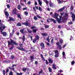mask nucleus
Returning <instances> with one entry per match:
<instances>
[{
  "mask_svg": "<svg viewBox=\"0 0 75 75\" xmlns=\"http://www.w3.org/2000/svg\"><path fill=\"white\" fill-rule=\"evenodd\" d=\"M10 40L11 41L9 40L8 41V46H9V45H10V44H11L12 45V46H11V48L9 49L10 50H11L13 49V48H14V45L13 44L15 45H18V44L16 43V42L14 41L11 39Z\"/></svg>",
  "mask_w": 75,
  "mask_h": 75,
  "instance_id": "nucleus-1",
  "label": "nucleus"
},
{
  "mask_svg": "<svg viewBox=\"0 0 75 75\" xmlns=\"http://www.w3.org/2000/svg\"><path fill=\"white\" fill-rule=\"evenodd\" d=\"M17 48L18 49V50H20V51H24V52H28V51L25 50L24 49V48H23V47L21 48L20 47H17Z\"/></svg>",
  "mask_w": 75,
  "mask_h": 75,
  "instance_id": "nucleus-2",
  "label": "nucleus"
},
{
  "mask_svg": "<svg viewBox=\"0 0 75 75\" xmlns=\"http://www.w3.org/2000/svg\"><path fill=\"white\" fill-rule=\"evenodd\" d=\"M22 24L23 25H26V26H29V25H30V24L29 23H28V21H26L25 22L22 23Z\"/></svg>",
  "mask_w": 75,
  "mask_h": 75,
  "instance_id": "nucleus-3",
  "label": "nucleus"
},
{
  "mask_svg": "<svg viewBox=\"0 0 75 75\" xmlns=\"http://www.w3.org/2000/svg\"><path fill=\"white\" fill-rule=\"evenodd\" d=\"M40 46H41V49L42 50V49H44L45 48V46H44V43L43 42H41L40 44Z\"/></svg>",
  "mask_w": 75,
  "mask_h": 75,
  "instance_id": "nucleus-4",
  "label": "nucleus"
},
{
  "mask_svg": "<svg viewBox=\"0 0 75 75\" xmlns=\"http://www.w3.org/2000/svg\"><path fill=\"white\" fill-rule=\"evenodd\" d=\"M9 19L7 21L8 22L9 21H10V22H11V21H15L14 19L13 18V17H9Z\"/></svg>",
  "mask_w": 75,
  "mask_h": 75,
  "instance_id": "nucleus-5",
  "label": "nucleus"
},
{
  "mask_svg": "<svg viewBox=\"0 0 75 75\" xmlns=\"http://www.w3.org/2000/svg\"><path fill=\"white\" fill-rule=\"evenodd\" d=\"M65 8V7L64 6L62 8L59 9V10H58V12H61V11H62Z\"/></svg>",
  "mask_w": 75,
  "mask_h": 75,
  "instance_id": "nucleus-6",
  "label": "nucleus"
},
{
  "mask_svg": "<svg viewBox=\"0 0 75 75\" xmlns=\"http://www.w3.org/2000/svg\"><path fill=\"white\" fill-rule=\"evenodd\" d=\"M14 32H15V30L13 29L12 30V32L10 33V37H12V36H13V34H14Z\"/></svg>",
  "mask_w": 75,
  "mask_h": 75,
  "instance_id": "nucleus-7",
  "label": "nucleus"
},
{
  "mask_svg": "<svg viewBox=\"0 0 75 75\" xmlns=\"http://www.w3.org/2000/svg\"><path fill=\"white\" fill-rule=\"evenodd\" d=\"M56 20H57L58 23H62V22L61 21V20L60 19L58 18H56Z\"/></svg>",
  "mask_w": 75,
  "mask_h": 75,
  "instance_id": "nucleus-8",
  "label": "nucleus"
},
{
  "mask_svg": "<svg viewBox=\"0 0 75 75\" xmlns=\"http://www.w3.org/2000/svg\"><path fill=\"white\" fill-rule=\"evenodd\" d=\"M12 13L14 14H17V12L16 11V8H14L13 10L12 11Z\"/></svg>",
  "mask_w": 75,
  "mask_h": 75,
  "instance_id": "nucleus-9",
  "label": "nucleus"
},
{
  "mask_svg": "<svg viewBox=\"0 0 75 75\" xmlns=\"http://www.w3.org/2000/svg\"><path fill=\"white\" fill-rule=\"evenodd\" d=\"M58 16H59V14H58L57 13H55L53 17L54 18H58Z\"/></svg>",
  "mask_w": 75,
  "mask_h": 75,
  "instance_id": "nucleus-10",
  "label": "nucleus"
},
{
  "mask_svg": "<svg viewBox=\"0 0 75 75\" xmlns=\"http://www.w3.org/2000/svg\"><path fill=\"white\" fill-rule=\"evenodd\" d=\"M7 33L5 32H4L2 33H1V34H2L3 36L4 37H6V35H7Z\"/></svg>",
  "mask_w": 75,
  "mask_h": 75,
  "instance_id": "nucleus-11",
  "label": "nucleus"
},
{
  "mask_svg": "<svg viewBox=\"0 0 75 75\" xmlns=\"http://www.w3.org/2000/svg\"><path fill=\"white\" fill-rule=\"evenodd\" d=\"M48 61H49V63H50V64H52L53 63V60L51 59V58L48 59Z\"/></svg>",
  "mask_w": 75,
  "mask_h": 75,
  "instance_id": "nucleus-12",
  "label": "nucleus"
},
{
  "mask_svg": "<svg viewBox=\"0 0 75 75\" xmlns=\"http://www.w3.org/2000/svg\"><path fill=\"white\" fill-rule=\"evenodd\" d=\"M72 21L74 22V21H75V16L74 15V14H73L72 15Z\"/></svg>",
  "mask_w": 75,
  "mask_h": 75,
  "instance_id": "nucleus-13",
  "label": "nucleus"
},
{
  "mask_svg": "<svg viewBox=\"0 0 75 75\" xmlns=\"http://www.w3.org/2000/svg\"><path fill=\"white\" fill-rule=\"evenodd\" d=\"M66 18H64L62 19V23H65L66 22Z\"/></svg>",
  "mask_w": 75,
  "mask_h": 75,
  "instance_id": "nucleus-14",
  "label": "nucleus"
},
{
  "mask_svg": "<svg viewBox=\"0 0 75 75\" xmlns=\"http://www.w3.org/2000/svg\"><path fill=\"white\" fill-rule=\"evenodd\" d=\"M49 20H50L51 21H53V22L54 23V24H55V23H57V22H56L55 20L54 19L51 18V19H50Z\"/></svg>",
  "mask_w": 75,
  "mask_h": 75,
  "instance_id": "nucleus-15",
  "label": "nucleus"
},
{
  "mask_svg": "<svg viewBox=\"0 0 75 75\" xmlns=\"http://www.w3.org/2000/svg\"><path fill=\"white\" fill-rule=\"evenodd\" d=\"M27 69H28V70L29 69L27 68H23L22 69V71H23V72H26V71L27 70Z\"/></svg>",
  "mask_w": 75,
  "mask_h": 75,
  "instance_id": "nucleus-16",
  "label": "nucleus"
},
{
  "mask_svg": "<svg viewBox=\"0 0 75 75\" xmlns=\"http://www.w3.org/2000/svg\"><path fill=\"white\" fill-rule=\"evenodd\" d=\"M5 16H6V18H8V16H9V14L8 13V12L6 11L5 12Z\"/></svg>",
  "mask_w": 75,
  "mask_h": 75,
  "instance_id": "nucleus-17",
  "label": "nucleus"
},
{
  "mask_svg": "<svg viewBox=\"0 0 75 75\" xmlns=\"http://www.w3.org/2000/svg\"><path fill=\"white\" fill-rule=\"evenodd\" d=\"M16 26H18L19 27H21V24L20 22H18V23H17L16 25Z\"/></svg>",
  "mask_w": 75,
  "mask_h": 75,
  "instance_id": "nucleus-18",
  "label": "nucleus"
},
{
  "mask_svg": "<svg viewBox=\"0 0 75 75\" xmlns=\"http://www.w3.org/2000/svg\"><path fill=\"white\" fill-rule=\"evenodd\" d=\"M41 35H42V36H47V35H48V34L47 33H41Z\"/></svg>",
  "mask_w": 75,
  "mask_h": 75,
  "instance_id": "nucleus-19",
  "label": "nucleus"
},
{
  "mask_svg": "<svg viewBox=\"0 0 75 75\" xmlns=\"http://www.w3.org/2000/svg\"><path fill=\"white\" fill-rule=\"evenodd\" d=\"M50 6V7H54V4L51 3L49 4Z\"/></svg>",
  "mask_w": 75,
  "mask_h": 75,
  "instance_id": "nucleus-20",
  "label": "nucleus"
},
{
  "mask_svg": "<svg viewBox=\"0 0 75 75\" xmlns=\"http://www.w3.org/2000/svg\"><path fill=\"white\" fill-rule=\"evenodd\" d=\"M57 48L59 49V50H62V46L60 45H59L57 46Z\"/></svg>",
  "mask_w": 75,
  "mask_h": 75,
  "instance_id": "nucleus-21",
  "label": "nucleus"
},
{
  "mask_svg": "<svg viewBox=\"0 0 75 75\" xmlns=\"http://www.w3.org/2000/svg\"><path fill=\"white\" fill-rule=\"evenodd\" d=\"M50 25H47L46 24L44 25V27L45 28V29H47V28H49Z\"/></svg>",
  "mask_w": 75,
  "mask_h": 75,
  "instance_id": "nucleus-22",
  "label": "nucleus"
},
{
  "mask_svg": "<svg viewBox=\"0 0 75 75\" xmlns=\"http://www.w3.org/2000/svg\"><path fill=\"white\" fill-rule=\"evenodd\" d=\"M57 1H58V4H61V3H63V1H61L60 0H57Z\"/></svg>",
  "mask_w": 75,
  "mask_h": 75,
  "instance_id": "nucleus-23",
  "label": "nucleus"
},
{
  "mask_svg": "<svg viewBox=\"0 0 75 75\" xmlns=\"http://www.w3.org/2000/svg\"><path fill=\"white\" fill-rule=\"evenodd\" d=\"M17 17L18 18H20V19H21V20L22 19V18H21V15L20 14H18L17 15Z\"/></svg>",
  "mask_w": 75,
  "mask_h": 75,
  "instance_id": "nucleus-24",
  "label": "nucleus"
},
{
  "mask_svg": "<svg viewBox=\"0 0 75 75\" xmlns=\"http://www.w3.org/2000/svg\"><path fill=\"white\" fill-rule=\"evenodd\" d=\"M52 66L53 67L52 68H53L54 69H57V68L55 67V64H53Z\"/></svg>",
  "mask_w": 75,
  "mask_h": 75,
  "instance_id": "nucleus-25",
  "label": "nucleus"
},
{
  "mask_svg": "<svg viewBox=\"0 0 75 75\" xmlns=\"http://www.w3.org/2000/svg\"><path fill=\"white\" fill-rule=\"evenodd\" d=\"M21 6L19 4L17 8L19 10H21Z\"/></svg>",
  "mask_w": 75,
  "mask_h": 75,
  "instance_id": "nucleus-26",
  "label": "nucleus"
},
{
  "mask_svg": "<svg viewBox=\"0 0 75 75\" xmlns=\"http://www.w3.org/2000/svg\"><path fill=\"white\" fill-rule=\"evenodd\" d=\"M30 59L31 61V62H33V59H34V57L33 56H30Z\"/></svg>",
  "mask_w": 75,
  "mask_h": 75,
  "instance_id": "nucleus-27",
  "label": "nucleus"
},
{
  "mask_svg": "<svg viewBox=\"0 0 75 75\" xmlns=\"http://www.w3.org/2000/svg\"><path fill=\"white\" fill-rule=\"evenodd\" d=\"M38 1L39 5H40V6H41L42 5V2H41L40 0H38Z\"/></svg>",
  "mask_w": 75,
  "mask_h": 75,
  "instance_id": "nucleus-28",
  "label": "nucleus"
},
{
  "mask_svg": "<svg viewBox=\"0 0 75 75\" xmlns=\"http://www.w3.org/2000/svg\"><path fill=\"white\" fill-rule=\"evenodd\" d=\"M24 29L23 28L22 29L20 30V32H21L22 34H24Z\"/></svg>",
  "mask_w": 75,
  "mask_h": 75,
  "instance_id": "nucleus-29",
  "label": "nucleus"
},
{
  "mask_svg": "<svg viewBox=\"0 0 75 75\" xmlns=\"http://www.w3.org/2000/svg\"><path fill=\"white\" fill-rule=\"evenodd\" d=\"M68 13H65L64 14V17L66 18H68Z\"/></svg>",
  "mask_w": 75,
  "mask_h": 75,
  "instance_id": "nucleus-30",
  "label": "nucleus"
},
{
  "mask_svg": "<svg viewBox=\"0 0 75 75\" xmlns=\"http://www.w3.org/2000/svg\"><path fill=\"white\" fill-rule=\"evenodd\" d=\"M35 38L36 39V40H39V39H40V37L38 35H36V38Z\"/></svg>",
  "mask_w": 75,
  "mask_h": 75,
  "instance_id": "nucleus-31",
  "label": "nucleus"
},
{
  "mask_svg": "<svg viewBox=\"0 0 75 75\" xmlns=\"http://www.w3.org/2000/svg\"><path fill=\"white\" fill-rule=\"evenodd\" d=\"M8 68L9 69H10V70H13V71H14L15 69L14 68H11L10 67H8Z\"/></svg>",
  "mask_w": 75,
  "mask_h": 75,
  "instance_id": "nucleus-32",
  "label": "nucleus"
},
{
  "mask_svg": "<svg viewBox=\"0 0 75 75\" xmlns=\"http://www.w3.org/2000/svg\"><path fill=\"white\" fill-rule=\"evenodd\" d=\"M47 40L48 42L50 43V35H48V37L47 38Z\"/></svg>",
  "mask_w": 75,
  "mask_h": 75,
  "instance_id": "nucleus-33",
  "label": "nucleus"
},
{
  "mask_svg": "<svg viewBox=\"0 0 75 75\" xmlns=\"http://www.w3.org/2000/svg\"><path fill=\"white\" fill-rule=\"evenodd\" d=\"M32 31L33 33H35L37 32V29H33L32 30Z\"/></svg>",
  "mask_w": 75,
  "mask_h": 75,
  "instance_id": "nucleus-34",
  "label": "nucleus"
},
{
  "mask_svg": "<svg viewBox=\"0 0 75 75\" xmlns=\"http://www.w3.org/2000/svg\"><path fill=\"white\" fill-rule=\"evenodd\" d=\"M37 39L35 38L33 40V43H35V42H37Z\"/></svg>",
  "mask_w": 75,
  "mask_h": 75,
  "instance_id": "nucleus-35",
  "label": "nucleus"
},
{
  "mask_svg": "<svg viewBox=\"0 0 75 75\" xmlns=\"http://www.w3.org/2000/svg\"><path fill=\"white\" fill-rule=\"evenodd\" d=\"M48 69L50 72H52V69H51L50 67H49Z\"/></svg>",
  "mask_w": 75,
  "mask_h": 75,
  "instance_id": "nucleus-36",
  "label": "nucleus"
},
{
  "mask_svg": "<svg viewBox=\"0 0 75 75\" xmlns=\"http://www.w3.org/2000/svg\"><path fill=\"white\" fill-rule=\"evenodd\" d=\"M9 75H13V72H12V71H10L9 73Z\"/></svg>",
  "mask_w": 75,
  "mask_h": 75,
  "instance_id": "nucleus-37",
  "label": "nucleus"
},
{
  "mask_svg": "<svg viewBox=\"0 0 75 75\" xmlns=\"http://www.w3.org/2000/svg\"><path fill=\"white\" fill-rule=\"evenodd\" d=\"M23 73L20 72V73H16V75H23Z\"/></svg>",
  "mask_w": 75,
  "mask_h": 75,
  "instance_id": "nucleus-38",
  "label": "nucleus"
},
{
  "mask_svg": "<svg viewBox=\"0 0 75 75\" xmlns=\"http://www.w3.org/2000/svg\"><path fill=\"white\" fill-rule=\"evenodd\" d=\"M74 6H71V7L70 8V9L71 10V11H72V10H74Z\"/></svg>",
  "mask_w": 75,
  "mask_h": 75,
  "instance_id": "nucleus-39",
  "label": "nucleus"
},
{
  "mask_svg": "<svg viewBox=\"0 0 75 75\" xmlns=\"http://www.w3.org/2000/svg\"><path fill=\"white\" fill-rule=\"evenodd\" d=\"M55 58H58L59 57V55H58V53H57V54H55Z\"/></svg>",
  "mask_w": 75,
  "mask_h": 75,
  "instance_id": "nucleus-40",
  "label": "nucleus"
},
{
  "mask_svg": "<svg viewBox=\"0 0 75 75\" xmlns=\"http://www.w3.org/2000/svg\"><path fill=\"white\" fill-rule=\"evenodd\" d=\"M22 40L23 41H25V35H24L23 36V37L22 38Z\"/></svg>",
  "mask_w": 75,
  "mask_h": 75,
  "instance_id": "nucleus-41",
  "label": "nucleus"
},
{
  "mask_svg": "<svg viewBox=\"0 0 75 75\" xmlns=\"http://www.w3.org/2000/svg\"><path fill=\"white\" fill-rule=\"evenodd\" d=\"M36 16L38 18H39L40 19H42V17L39 16V15H37Z\"/></svg>",
  "mask_w": 75,
  "mask_h": 75,
  "instance_id": "nucleus-42",
  "label": "nucleus"
},
{
  "mask_svg": "<svg viewBox=\"0 0 75 75\" xmlns=\"http://www.w3.org/2000/svg\"><path fill=\"white\" fill-rule=\"evenodd\" d=\"M54 52H55V54H58V51L57 50H54Z\"/></svg>",
  "mask_w": 75,
  "mask_h": 75,
  "instance_id": "nucleus-43",
  "label": "nucleus"
},
{
  "mask_svg": "<svg viewBox=\"0 0 75 75\" xmlns=\"http://www.w3.org/2000/svg\"><path fill=\"white\" fill-rule=\"evenodd\" d=\"M33 18L34 19V20H37V19H38V18H37V16H34Z\"/></svg>",
  "mask_w": 75,
  "mask_h": 75,
  "instance_id": "nucleus-44",
  "label": "nucleus"
},
{
  "mask_svg": "<svg viewBox=\"0 0 75 75\" xmlns=\"http://www.w3.org/2000/svg\"><path fill=\"white\" fill-rule=\"evenodd\" d=\"M27 30L28 32L29 33H32V32H33V31H31V30L28 29Z\"/></svg>",
  "mask_w": 75,
  "mask_h": 75,
  "instance_id": "nucleus-45",
  "label": "nucleus"
},
{
  "mask_svg": "<svg viewBox=\"0 0 75 75\" xmlns=\"http://www.w3.org/2000/svg\"><path fill=\"white\" fill-rule=\"evenodd\" d=\"M24 14H25L26 16H28V13L27 12L25 11L24 12Z\"/></svg>",
  "mask_w": 75,
  "mask_h": 75,
  "instance_id": "nucleus-46",
  "label": "nucleus"
},
{
  "mask_svg": "<svg viewBox=\"0 0 75 75\" xmlns=\"http://www.w3.org/2000/svg\"><path fill=\"white\" fill-rule=\"evenodd\" d=\"M3 74L4 75H5L6 74V71H5V70H3Z\"/></svg>",
  "mask_w": 75,
  "mask_h": 75,
  "instance_id": "nucleus-47",
  "label": "nucleus"
},
{
  "mask_svg": "<svg viewBox=\"0 0 75 75\" xmlns=\"http://www.w3.org/2000/svg\"><path fill=\"white\" fill-rule=\"evenodd\" d=\"M38 9L39 11H42V9H41V7H39Z\"/></svg>",
  "mask_w": 75,
  "mask_h": 75,
  "instance_id": "nucleus-48",
  "label": "nucleus"
},
{
  "mask_svg": "<svg viewBox=\"0 0 75 75\" xmlns=\"http://www.w3.org/2000/svg\"><path fill=\"white\" fill-rule=\"evenodd\" d=\"M14 67H17V65L13 64V65L11 66L12 68H13Z\"/></svg>",
  "mask_w": 75,
  "mask_h": 75,
  "instance_id": "nucleus-49",
  "label": "nucleus"
},
{
  "mask_svg": "<svg viewBox=\"0 0 75 75\" xmlns=\"http://www.w3.org/2000/svg\"><path fill=\"white\" fill-rule=\"evenodd\" d=\"M42 70H41L38 73L39 75H40V74H42Z\"/></svg>",
  "mask_w": 75,
  "mask_h": 75,
  "instance_id": "nucleus-50",
  "label": "nucleus"
},
{
  "mask_svg": "<svg viewBox=\"0 0 75 75\" xmlns=\"http://www.w3.org/2000/svg\"><path fill=\"white\" fill-rule=\"evenodd\" d=\"M3 62L4 63H8V62L7 60H4V61Z\"/></svg>",
  "mask_w": 75,
  "mask_h": 75,
  "instance_id": "nucleus-51",
  "label": "nucleus"
},
{
  "mask_svg": "<svg viewBox=\"0 0 75 75\" xmlns=\"http://www.w3.org/2000/svg\"><path fill=\"white\" fill-rule=\"evenodd\" d=\"M33 9L34 11H36V9H35V7L33 6Z\"/></svg>",
  "mask_w": 75,
  "mask_h": 75,
  "instance_id": "nucleus-52",
  "label": "nucleus"
},
{
  "mask_svg": "<svg viewBox=\"0 0 75 75\" xmlns=\"http://www.w3.org/2000/svg\"><path fill=\"white\" fill-rule=\"evenodd\" d=\"M47 61V60H45V63L46 65H48V63H49V62H48Z\"/></svg>",
  "mask_w": 75,
  "mask_h": 75,
  "instance_id": "nucleus-53",
  "label": "nucleus"
},
{
  "mask_svg": "<svg viewBox=\"0 0 75 75\" xmlns=\"http://www.w3.org/2000/svg\"><path fill=\"white\" fill-rule=\"evenodd\" d=\"M59 41L61 44H62V42H63V41L62 40L60 39L59 40Z\"/></svg>",
  "mask_w": 75,
  "mask_h": 75,
  "instance_id": "nucleus-54",
  "label": "nucleus"
},
{
  "mask_svg": "<svg viewBox=\"0 0 75 75\" xmlns=\"http://www.w3.org/2000/svg\"><path fill=\"white\" fill-rule=\"evenodd\" d=\"M35 65H38V62L37 61H36L35 62Z\"/></svg>",
  "mask_w": 75,
  "mask_h": 75,
  "instance_id": "nucleus-55",
  "label": "nucleus"
},
{
  "mask_svg": "<svg viewBox=\"0 0 75 75\" xmlns=\"http://www.w3.org/2000/svg\"><path fill=\"white\" fill-rule=\"evenodd\" d=\"M19 45L20 47H23V44L21 43L19 44Z\"/></svg>",
  "mask_w": 75,
  "mask_h": 75,
  "instance_id": "nucleus-56",
  "label": "nucleus"
},
{
  "mask_svg": "<svg viewBox=\"0 0 75 75\" xmlns=\"http://www.w3.org/2000/svg\"><path fill=\"white\" fill-rule=\"evenodd\" d=\"M7 6L8 8H10V6L9 5L7 4Z\"/></svg>",
  "mask_w": 75,
  "mask_h": 75,
  "instance_id": "nucleus-57",
  "label": "nucleus"
},
{
  "mask_svg": "<svg viewBox=\"0 0 75 75\" xmlns=\"http://www.w3.org/2000/svg\"><path fill=\"white\" fill-rule=\"evenodd\" d=\"M25 10H27V7H26L25 8H23V11Z\"/></svg>",
  "mask_w": 75,
  "mask_h": 75,
  "instance_id": "nucleus-58",
  "label": "nucleus"
},
{
  "mask_svg": "<svg viewBox=\"0 0 75 75\" xmlns=\"http://www.w3.org/2000/svg\"><path fill=\"white\" fill-rule=\"evenodd\" d=\"M74 64H75V62L73 61L71 62V65H74Z\"/></svg>",
  "mask_w": 75,
  "mask_h": 75,
  "instance_id": "nucleus-59",
  "label": "nucleus"
},
{
  "mask_svg": "<svg viewBox=\"0 0 75 75\" xmlns=\"http://www.w3.org/2000/svg\"><path fill=\"white\" fill-rule=\"evenodd\" d=\"M68 24H73V22H68Z\"/></svg>",
  "mask_w": 75,
  "mask_h": 75,
  "instance_id": "nucleus-60",
  "label": "nucleus"
},
{
  "mask_svg": "<svg viewBox=\"0 0 75 75\" xmlns=\"http://www.w3.org/2000/svg\"><path fill=\"white\" fill-rule=\"evenodd\" d=\"M45 3H46V4H48L49 3V2L48 1H45Z\"/></svg>",
  "mask_w": 75,
  "mask_h": 75,
  "instance_id": "nucleus-61",
  "label": "nucleus"
},
{
  "mask_svg": "<svg viewBox=\"0 0 75 75\" xmlns=\"http://www.w3.org/2000/svg\"><path fill=\"white\" fill-rule=\"evenodd\" d=\"M37 1L35 2V6H37Z\"/></svg>",
  "mask_w": 75,
  "mask_h": 75,
  "instance_id": "nucleus-62",
  "label": "nucleus"
},
{
  "mask_svg": "<svg viewBox=\"0 0 75 75\" xmlns=\"http://www.w3.org/2000/svg\"><path fill=\"white\" fill-rule=\"evenodd\" d=\"M35 28V26H33L31 27V30H33V29H34Z\"/></svg>",
  "mask_w": 75,
  "mask_h": 75,
  "instance_id": "nucleus-63",
  "label": "nucleus"
},
{
  "mask_svg": "<svg viewBox=\"0 0 75 75\" xmlns=\"http://www.w3.org/2000/svg\"><path fill=\"white\" fill-rule=\"evenodd\" d=\"M62 55L63 56H64L65 55V52H62Z\"/></svg>",
  "mask_w": 75,
  "mask_h": 75,
  "instance_id": "nucleus-64",
  "label": "nucleus"
}]
</instances>
